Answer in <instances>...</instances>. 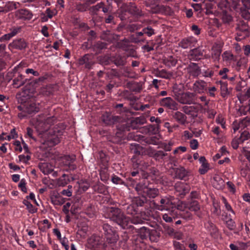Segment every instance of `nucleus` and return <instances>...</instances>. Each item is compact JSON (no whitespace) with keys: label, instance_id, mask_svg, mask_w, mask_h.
Instances as JSON below:
<instances>
[{"label":"nucleus","instance_id":"1","mask_svg":"<svg viewBox=\"0 0 250 250\" xmlns=\"http://www.w3.org/2000/svg\"><path fill=\"white\" fill-rule=\"evenodd\" d=\"M146 201V198L144 195L141 197H133L130 195L126 203L128 204V206L126 208V213L131 215L132 217H126V229H135L142 240L146 239L148 238L150 229L144 226L137 228L133 226L129 225L128 222L130 221L132 224L136 225L142 224L144 222L145 219L142 217V211L140 208L143 206Z\"/></svg>","mask_w":250,"mask_h":250},{"label":"nucleus","instance_id":"2","mask_svg":"<svg viewBox=\"0 0 250 250\" xmlns=\"http://www.w3.org/2000/svg\"><path fill=\"white\" fill-rule=\"evenodd\" d=\"M54 121L53 117L47 116L45 114L39 115L36 118L35 128L40 135L43 136L45 133H48L50 130V127Z\"/></svg>","mask_w":250,"mask_h":250},{"label":"nucleus","instance_id":"3","mask_svg":"<svg viewBox=\"0 0 250 250\" xmlns=\"http://www.w3.org/2000/svg\"><path fill=\"white\" fill-rule=\"evenodd\" d=\"M134 112L130 111L129 109H126V117L128 118L129 114H134ZM126 119V125H129V127H130L133 129H137L139 128L140 126L146 123V120L144 116H140L139 117H132L130 120L128 119ZM126 125V129L127 128Z\"/></svg>","mask_w":250,"mask_h":250},{"label":"nucleus","instance_id":"4","mask_svg":"<svg viewBox=\"0 0 250 250\" xmlns=\"http://www.w3.org/2000/svg\"><path fill=\"white\" fill-rule=\"evenodd\" d=\"M62 134L61 131H58L56 134V130H49L48 133H45L43 136H42V143L47 144L48 146H55L60 142V136Z\"/></svg>","mask_w":250,"mask_h":250},{"label":"nucleus","instance_id":"5","mask_svg":"<svg viewBox=\"0 0 250 250\" xmlns=\"http://www.w3.org/2000/svg\"><path fill=\"white\" fill-rule=\"evenodd\" d=\"M173 91L175 95L177 96L178 101L182 104H190L193 103V98L195 94L193 93L189 92H182V93H178V95L176 93H177V88L176 87L173 88Z\"/></svg>","mask_w":250,"mask_h":250},{"label":"nucleus","instance_id":"6","mask_svg":"<svg viewBox=\"0 0 250 250\" xmlns=\"http://www.w3.org/2000/svg\"><path fill=\"white\" fill-rule=\"evenodd\" d=\"M102 121L107 125H112L124 122V119L121 116H112L108 112L104 113L102 116Z\"/></svg>","mask_w":250,"mask_h":250},{"label":"nucleus","instance_id":"7","mask_svg":"<svg viewBox=\"0 0 250 250\" xmlns=\"http://www.w3.org/2000/svg\"><path fill=\"white\" fill-rule=\"evenodd\" d=\"M104 234L108 243H114L117 240V236L115 230L113 228L107 223H105L103 226Z\"/></svg>","mask_w":250,"mask_h":250},{"label":"nucleus","instance_id":"8","mask_svg":"<svg viewBox=\"0 0 250 250\" xmlns=\"http://www.w3.org/2000/svg\"><path fill=\"white\" fill-rule=\"evenodd\" d=\"M236 30L237 35L242 36V38H246L250 36V28L248 22L244 21H240L237 23Z\"/></svg>","mask_w":250,"mask_h":250},{"label":"nucleus","instance_id":"9","mask_svg":"<svg viewBox=\"0 0 250 250\" xmlns=\"http://www.w3.org/2000/svg\"><path fill=\"white\" fill-rule=\"evenodd\" d=\"M145 6L150 9L152 13H159L164 9V6L158 3L157 0H146L144 2Z\"/></svg>","mask_w":250,"mask_h":250},{"label":"nucleus","instance_id":"10","mask_svg":"<svg viewBox=\"0 0 250 250\" xmlns=\"http://www.w3.org/2000/svg\"><path fill=\"white\" fill-rule=\"evenodd\" d=\"M160 205H157V208L161 211H168L173 209L174 208H177L171 200L167 197H162L160 200Z\"/></svg>","mask_w":250,"mask_h":250},{"label":"nucleus","instance_id":"11","mask_svg":"<svg viewBox=\"0 0 250 250\" xmlns=\"http://www.w3.org/2000/svg\"><path fill=\"white\" fill-rule=\"evenodd\" d=\"M173 169L175 172V177L181 180L187 181L191 175L190 172L188 170L182 166Z\"/></svg>","mask_w":250,"mask_h":250},{"label":"nucleus","instance_id":"12","mask_svg":"<svg viewBox=\"0 0 250 250\" xmlns=\"http://www.w3.org/2000/svg\"><path fill=\"white\" fill-rule=\"evenodd\" d=\"M160 104L161 106L166 107L169 109L173 110L177 109L178 104L170 97L162 99L160 101Z\"/></svg>","mask_w":250,"mask_h":250},{"label":"nucleus","instance_id":"13","mask_svg":"<svg viewBox=\"0 0 250 250\" xmlns=\"http://www.w3.org/2000/svg\"><path fill=\"white\" fill-rule=\"evenodd\" d=\"M120 210L117 208L113 207L108 208L106 209L105 213V217L113 220L120 221Z\"/></svg>","mask_w":250,"mask_h":250},{"label":"nucleus","instance_id":"14","mask_svg":"<svg viewBox=\"0 0 250 250\" xmlns=\"http://www.w3.org/2000/svg\"><path fill=\"white\" fill-rule=\"evenodd\" d=\"M204 50L199 48L191 49L189 51L188 58L191 61H198L203 58Z\"/></svg>","mask_w":250,"mask_h":250},{"label":"nucleus","instance_id":"15","mask_svg":"<svg viewBox=\"0 0 250 250\" xmlns=\"http://www.w3.org/2000/svg\"><path fill=\"white\" fill-rule=\"evenodd\" d=\"M127 11L132 15L139 17L143 15L142 10L136 6L135 4L133 2H129L128 5H126V12Z\"/></svg>","mask_w":250,"mask_h":250},{"label":"nucleus","instance_id":"16","mask_svg":"<svg viewBox=\"0 0 250 250\" xmlns=\"http://www.w3.org/2000/svg\"><path fill=\"white\" fill-rule=\"evenodd\" d=\"M10 32L5 34L0 37V42H4L9 41L12 38L15 36L21 31V27H14L10 29Z\"/></svg>","mask_w":250,"mask_h":250},{"label":"nucleus","instance_id":"17","mask_svg":"<svg viewBox=\"0 0 250 250\" xmlns=\"http://www.w3.org/2000/svg\"><path fill=\"white\" fill-rule=\"evenodd\" d=\"M168 213H165L163 215V220L168 223L172 222L173 220L178 218L177 211H179L178 208H174V209L168 210Z\"/></svg>","mask_w":250,"mask_h":250},{"label":"nucleus","instance_id":"18","mask_svg":"<svg viewBox=\"0 0 250 250\" xmlns=\"http://www.w3.org/2000/svg\"><path fill=\"white\" fill-rule=\"evenodd\" d=\"M193 89L198 93H203L207 91V83L203 81H196L193 85Z\"/></svg>","mask_w":250,"mask_h":250},{"label":"nucleus","instance_id":"19","mask_svg":"<svg viewBox=\"0 0 250 250\" xmlns=\"http://www.w3.org/2000/svg\"><path fill=\"white\" fill-rule=\"evenodd\" d=\"M27 46V44L25 41L22 39H19L14 40L11 42L8 47L10 48H14L19 50L24 49Z\"/></svg>","mask_w":250,"mask_h":250},{"label":"nucleus","instance_id":"20","mask_svg":"<svg viewBox=\"0 0 250 250\" xmlns=\"http://www.w3.org/2000/svg\"><path fill=\"white\" fill-rule=\"evenodd\" d=\"M175 188L181 198H183L189 191L188 186L182 183H176L175 185Z\"/></svg>","mask_w":250,"mask_h":250},{"label":"nucleus","instance_id":"21","mask_svg":"<svg viewBox=\"0 0 250 250\" xmlns=\"http://www.w3.org/2000/svg\"><path fill=\"white\" fill-rule=\"evenodd\" d=\"M205 228L209 232L210 236L214 238H216L218 236V229L213 223L210 221H208L205 224Z\"/></svg>","mask_w":250,"mask_h":250},{"label":"nucleus","instance_id":"22","mask_svg":"<svg viewBox=\"0 0 250 250\" xmlns=\"http://www.w3.org/2000/svg\"><path fill=\"white\" fill-rule=\"evenodd\" d=\"M196 42V40L193 38H185L179 43V45L183 49H187L193 47Z\"/></svg>","mask_w":250,"mask_h":250},{"label":"nucleus","instance_id":"23","mask_svg":"<svg viewBox=\"0 0 250 250\" xmlns=\"http://www.w3.org/2000/svg\"><path fill=\"white\" fill-rule=\"evenodd\" d=\"M154 74L155 76L166 79H170L172 77V73L168 72L165 69L159 70L158 68L154 69Z\"/></svg>","mask_w":250,"mask_h":250},{"label":"nucleus","instance_id":"24","mask_svg":"<svg viewBox=\"0 0 250 250\" xmlns=\"http://www.w3.org/2000/svg\"><path fill=\"white\" fill-rule=\"evenodd\" d=\"M187 69L191 75L198 76L201 73V69L196 63L192 62L188 64Z\"/></svg>","mask_w":250,"mask_h":250},{"label":"nucleus","instance_id":"25","mask_svg":"<svg viewBox=\"0 0 250 250\" xmlns=\"http://www.w3.org/2000/svg\"><path fill=\"white\" fill-rule=\"evenodd\" d=\"M173 118L179 124L184 125L187 122V117L183 113L180 111H176L172 114Z\"/></svg>","mask_w":250,"mask_h":250},{"label":"nucleus","instance_id":"26","mask_svg":"<svg viewBox=\"0 0 250 250\" xmlns=\"http://www.w3.org/2000/svg\"><path fill=\"white\" fill-rule=\"evenodd\" d=\"M141 143L144 145H157L159 144V138L156 136L146 137L143 136Z\"/></svg>","mask_w":250,"mask_h":250},{"label":"nucleus","instance_id":"27","mask_svg":"<svg viewBox=\"0 0 250 250\" xmlns=\"http://www.w3.org/2000/svg\"><path fill=\"white\" fill-rule=\"evenodd\" d=\"M39 167L41 171L45 175L49 174L53 171L52 166L48 163H40Z\"/></svg>","mask_w":250,"mask_h":250},{"label":"nucleus","instance_id":"28","mask_svg":"<svg viewBox=\"0 0 250 250\" xmlns=\"http://www.w3.org/2000/svg\"><path fill=\"white\" fill-rule=\"evenodd\" d=\"M126 86L133 92H139L142 89L141 84L134 81L127 82Z\"/></svg>","mask_w":250,"mask_h":250},{"label":"nucleus","instance_id":"29","mask_svg":"<svg viewBox=\"0 0 250 250\" xmlns=\"http://www.w3.org/2000/svg\"><path fill=\"white\" fill-rule=\"evenodd\" d=\"M143 132L156 134L158 132V127L154 125H149L143 127Z\"/></svg>","mask_w":250,"mask_h":250},{"label":"nucleus","instance_id":"30","mask_svg":"<svg viewBox=\"0 0 250 250\" xmlns=\"http://www.w3.org/2000/svg\"><path fill=\"white\" fill-rule=\"evenodd\" d=\"M129 145V149L131 153L135 154V156L140 155L141 154L142 147L139 144L133 143L130 144Z\"/></svg>","mask_w":250,"mask_h":250},{"label":"nucleus","instance_id":"31","mask_svg":"<svg viewBox=\"0 0 250 250\" xmlns=\"http://www.w3.org/2000/svg\"><path fill=\"white\" fill-rule=\"evenodd\" d=\"M212 184L213 186L217 189H221L225 187V182L220 177H214Z\"/></svg>","mask_w":250,"mask_h":250},{"label":"nucleus","instance_id":"32","mask_svg":"<svg viewBox=\"0 0 250 250\" xmlns=\"http://www.w3.org/2000/svg\"><path fill=\"white\" fill-rule=\"evenodd\" d=\"M177 61L173 56H169L165 58L163 60V63L168 67L175 66L177 63Z\"/></svg>","mask_w":250,"mask_h":250},{"label":"nucleus","instance_id":"33","mask_svg":"<svg viewBox=\"0 0 250 250\" xmlns=\"http://www.w3.org/2000/svg\"><path fill=\"white\" fill-rule=\"evenodd\" d=\"M148 238L151 242H157L160 236V233L155 229H150Z\"/></svg>","mask_w":250,"mask_h":250},{"label":"nucleus","instance_id":"34","mask_svg":"<svg viewBox=\"0 0 250 250\" xmlns=\"http://www.w3.org/2000/svg\"><path fill=\"white\" fill-rule=\"evenodd\" d=\"M143 135L139 134L138 132L129 133L126 137L128 140H133L141 143Z\"/></svg>","mask_w":250,"mask_h":250},{"label":"nucleus","instance_id":"35","mask_svg":"<svg viewBox=\"0 0 250 250\" xmlns=\"http://www.w3.org/2000/svg\"><path fill=\"white\" fill-rule=\"evenodd\" d=\"M178 216L179 218H182L186 221H189L192 219L193 216L191 212L186 211H182L179 209V211H177Z\"/></svg>","mask_w":250,"mask_h":250},{"label":"nucleus","instance_id":"36","mask_svg":"<svg viewBox=\"0 0 250 250\" xmlns=\"http://www.w3.org/2000/svg\"><path fill=\"white\" fill-rule=\"evenodd\" d=\"M79 191L81 193L87 190L90 187L89 183L86 180H81L78 182Z\"/></svg>","mask_w":250,"mask_h":250},{"label":"nucleus","instance_id":"37","mask_svg":"<svg viewBox=\"0 0 250 250\" xmlns=\"http://www.w3.org/2000/svg\"><path fill=\"white\" fill-rule=\"evenodd\" d=\"M141 174L143 175V178L141 181L139 182V183L141 185V186L144 187V189H145V192L149 188V183L148 181L146 180L147 177H148V174L147 173H145L142 171L141 172Z\"/></svg>","mask_w":250,"mask_h":250},{"label":"nucleus","instance_id":"38","mask_svg":"<svg viewBox=\"0 0 250 250\" xmlns=\"http://www.w3.org/2000/svg\"><path fill=\"white\" fill-rule=\"evenodd\" d=\"M167 156V153L163 150H156L153 152L152 157L156 161L164 159V157Z\"/></svg>","mask_w":250,"mask_h":250},{"label":"nucleus","instance_id":"39","mask_svg":"<svg viewBox=\"0 0 250 250\" xmlns=\"http://www.w3.org/2000/svg\"><path fill=\"white\" fill-rule=\"evenodd\" d=\"M25 83V80L23 79L22 76L21 74L15 78L13 81V85L17 88L23 85Z\"/></svg>","mask_w":250,"mask_h":250},{"label":"nucleus","instance_id":"40","mask_svg":"<svg viewBox=\"0 0 250 250\" xmlns=\"http://www.w3.org/2000/svg\"><path fill=\"white\" fill-rule=\"evenodd\" d=\"M221 17L222 20L224 23H229L232 21V16L226 10L222 11Z\"/></svg>","mask_w":250,"mask_h":250},{"label":"nucleus","instance_id":"41","mask_svg":"<svg viewBox=\"0 0 250 250\" xmlns=\"http://www.w3.org/2000/svg\"><path fill=\"white\" fill-rule=\"evenodd\" d=\"M221 84V95L223 98H226L229 94L228 88V83L226 82H220Z\"/></svg>","mask_w":250,"mask_h":250},{"label":"nucleus","instance_id":"42","mask_svg":"<svg viewBox=\"0 0 250 250\" xmlns=\"http://www.w3.org/2000/svg\"><path fill=\"white\" fill-rule=\"evenodd\" d=\"M126 99L129 100L130 101V105L132 108L134 109L135 110H138L140 109L141 104L136 103V101L138 100V98L136 97H133L132 99L131 98L126 97Z\"/></svg>","mask_w":250,"mask_h":250},{"label":"nucleus","instance_id":"43","mask_svg":"<svg viewBox=\"0 0 250 250\" xmlns=\"http://www.w3.org/2000/svg\"><path fill=\"white\" fill-rule=\"evenodd\" d=\"M188 207L190 210L197 211L200 208V205L197 201L192 200L189 202Z\"/></svg>","mask_w":250,"mask_h":250},{"label":"nucleus","instance_id":"44","mask_svg":"<svg viewBox=\"0 0 250 250\" xmlns=\"http://www.w3.org/2000/svg\"><path fill=\"white\" fill-rule=\"evenodd\" d=\"M70 182L68 176L65 174H63L62 177L58 180V185L59 186L64 187Z\"/></svg>","mask_w":250,"mask_h":250},{"label":"nucleus","instance_id":"45","mask_svg":"<svg viewBox=\"0 0 250 250\" xmlns=\"http://www.w3.org/2000/svg\"><path fill=\"white\" fill-rule=\"evenodd\" d=\"M145 194L149 198H154L158 195L159 191L157 188H149Z\"/></svg>","mask_w":250,"mask_h":250},{"label":"nucleus","instance_id":"46","mask_svg":"<svg viewBox=\"0 0 250 250\" xmlns=\"http://www.w3.org/2000/svg\"><path fill=\"white\" fill-rule=\"evenodd\" d=\"M20 17L24 19H31L32 17V14L30 12L26 9H21L19 11Z\"/></svg>","mask_w":250,"mask_h":250},{"label":"nucleus","instance_id":"47","mask_svg":"<svg viewBox=\"0 0 250 250\" xmlns=\"http://www.w3.org/2000/svg\"><path fill=\"white\" fill-rule=\"evenodd\" d=\"M39 111V108L35 104H31L25 108V112L28 114H32L33 113L37 112Z\"/></svg>","mask_w":250,"mask_h":250},{"label":"nucleus","instance_id":"48","mask_svg":"<svg viewBox=\"0 0 250 250\" xmlns=\"http://www.w3.org/2000/svg\"><path fill=\"white\" fill-rule=\"evenodd\" d=\"M228 153V151L227 150L226 147L225 146H223L221 147L219 152L215 154L213 157V159L214 161L219 159L222 156L226 155Z\"/></svg>","mask_w":250,"mask_h":250},{"label":"nucleus","instance_id":"49","mask_svg":"<svg viewBox=\"0 0 250 250\" xmlns=\"http://www.w3.org/2000/svg\"><path fill=\"white\" fill-rule=\"evenodd\" d=\"M128 41L129 42L138 43L141 42H144V40L142 38H139L136 33L128 35Z\"/></svg>","mask_w":250,"mask_h":250},{"label":"nucleus","instance_id":"50","mask_svg":"<svg viewBox=\"0 0 250 250\" xmlns=\"http://www.w3.org/2000/svg\"><path fill=\"white\" fill-rule=\"evenodd\" d=\"M250 138V134L247 131H244L241 133L240 136L238 138L239 142L243 143L244 141L248 140Z\"/></svg>","mask_w":250,"mask_h":250},{"label":"nucleus","instance_id":"51","mask_svg":"<svg viewBox=\"0 0 250 250\" xmlns=\"http://www.w3.org/2000/svg\"><path fill=\"white\" fill-rule=\"evenodd\" d=\"M23 204L26 206L27 209L30 213H34L37 211V209L35 208L33 205L27 200H24L23 201Z\"/></svg>","mask_w":250,"mask_h":250},{"label":"nucleus","instance_id":"52","mask_svg":"<svg viewBox=\"0 0 250 250\" xmlns=\"http://www.w3.org/2000/svg\"><path fill=\"white\" fill-rule=\"evenodd\" d=\"M136 56V52L135 50L126 45V57H135Z\"/></svg>","mask_w":250,"mask_h":250},{"label":"nucleus","instance_id":"53","mask_svg":"<svg viewBox=\"0 0 250 250\" xmlns=\"http://www.w3.org/2000/svg\"><path fill=\"white\" fill-rule=\"evenodd\" d=\"M209 169V164L208 163L201 164L199 169V172L201 174H205Z\"/></svg>","mask_w":250,"mask_h":250},{"label":"nucleus","instance_id":"54","mask_svg":"<svg viewBox=\"0 0 250 250\" xmlns=\"http://www.w3.org/2000/svg\"><path fill=\"white\" fill-rule=\"evenodd\" d=\"M139 28L140 26L137 23L129 24L127 25V27H126V30H127V31H130V32H134Z\"/></svg>","mask_w":250,"mask_h":250},{"label":"nucleus","instance_id":"55","mask_svg":"<svg viewBox=\"0 0 250 250\" xmlns=\"http://www.w3.org/2000/svg\"><path fill=\"white\" fill-rule=\"evenodd\" d=\"M143 33L147 35L148 37H150L152 35L155 34L154 30L149 26H147L143 29Z\"/></svg>","mask_w":250,"mask_h":250},{"label":"nucleus","instance_id":"56","mask_svg":"<svg viewBox=\"0 0 250 250\" xmlns=\"http://www.w3.org/2000/svg\"><path fill=\"white\" fill-rule=\"evenodd\" d=\"M164 228L166 232L170 236H173L175 234V230L170 226L165 224L164 225Z\"/></svg>","mask_w":250,"mask_h":250},{"label":"nucleus","instance_id":"57","mask_svg":"<svg viewBox=\"0 0 250 250\" xmlns=\"http://www.w3.org/2000/svg\"><path fill=\"white\" fill-rule=\"evenodd\" d=\"M124 57L117 56L114 60V63L117 66L123 65L124 64Z\"/></svg>","mask_w":250,"mask_h":250},{"label":"nucleus","instance_id":"58","mask_svg":"<svg viewBox=\"0 0 250 250\" xmlns=\"http://www.w3.org/2000/svg\"><path fill=\"white\" fill-rule=\"evenodd\" d=\"M246 63V60L244 58L240 59L236 63L235 66V69L239 70L241 67L243 66Z\"/></svg>","mask_w":250,"mask_h":250},{"label":"nucleus","instance_id":"59","mask_svg":"<svg viewBox=\"0 0 250 250\" xmlns=\"http://www.w3.org/2000/svg\"><path fill=\"white\" fill-rule=\"evenodd\" d=\"M72 186L69 185L67 189H63L62 191V194L67 197H70L72 195Z\"/></svg>","mask_w":250,"mask_h":250},{"label":"nucleus","instance_id":"60","mask_svg":"<svg viewBox=\"0 0 250 250\" xmlns=\"http://www.w3.org/2000/svg\"><path fill=\"white\" fill-rule=\"evenodd\" d=\"M248 111L250 113V107L247 108V107H241L238 111L240 115H245L247 114Z\"/></svg>","mask_w":250,"mask_h":250},{"label":"nucleus","instance_id":"61","mask_svg":"<svg viewBox=\"0 0 250 250\" xmlns=\"http://www.w3.org/2000/svg\"><path fill=\"white\" fill-rule=\"evenodd\" d=\"M173 246L175 250H185V249L184 245L179 242L174 241Z\"/></svg>","mask_w":250,"mask_h":250},{"label":"nucleus","instance_id":"62","mask_svg":"<svg viewBox=\"0 0 250 250\" xmlns=\"http://www.w3.org/2000/svg\"><path fill=\"white\" fill-rule=\"evenodd\" d=\"M135 189L139 194H142V193L145 194V189L139 183L136 184Z\"/></svg>","mask_w":250,"mask_h":250},{"label":"nucleus","instance_id":"63","mask_svg":"<svg viewBox=\"0 0 250 250\" xmlns=\"http://www.w3.org/2000/svg\"><path fill=\"white\" fill-rule=\"evenodd\" d=\"M149 173L151 174L153 176H154L155 177H158L159 176V171L156 168H155L154 167H151L149 169Z\"/></svg>","mask_w":250,"mask_h":250},{"label":"nucleus","instance_id":"64","mask_svg":"<svg viewBox=\"0 0 250 250\" xmlns=\"http://www.w3.org/2000/svg\"><path fill=\"white\" fill-rule=\"evenodd\" d=\"M198 142L196 139H193L190 142V146L192 149H196L198 148Z\"/></svg>","mask_w":250,"mask_h":250}]
</instances>
